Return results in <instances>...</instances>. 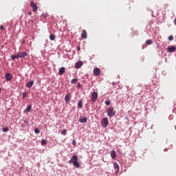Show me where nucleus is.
Wrapping results in <instances>:
<instances>
[{
  "label": "nucleus",
  "instance_id": "obj_2",
  "mask_svg": "<svg viewBox=\"0 0 176 176\" xmlns=\"http://www.w3.org/2000/svg\"><path fill=\"white\" fill-rule=\"evenodd\" d=\"M116 114V111H115L113 107H109L108 108V109H107L108 116H109L110 118H112V117L115 116Z\"/></svg>",
  "mask_w": 176,
  "mask_h": 176
},
{
  "label": "nucleus",
  "instance_id": "obj_35",
  "mask_svg": "<svg viewBox=\"0 0 176 176\" xmlns=\"http://www.w3.org/2000/svg\"><path fill=\"white\" fill-rule=\"evenodd\" d=\"M175 24L176 25V18L175 19V21H174Z\"/></svg>",
  "mask_w": 176,
  "mask_h": 176
},
{
  "label": "nucleus",
  "instance_id": "obj_36",
  "mask_svg": "<svg viewBox=\"0 0 176 176\" xmlns=\"http://www.w3.org/2000/svg\"><path fill=\"white\" fill-rule=\"evenodd\" d=\"M112 85H115V82H113Z\"/></svg>",
  "mask_w": 176,
  "mask_h": 176
},
{
  "label": "nucleus",
  "instance_id": "obj_32",
  "mask_svg": "<svg viewBox=\"0 0 176 176\" xmlns=\"http://www.w3.org/2000/svg\"><path fill=\"white\" fill-rule=\"evenodd\" d=\"M0 30H5V28H3V25H1V26H0Z\"/></svg>",
  "mask_w": 176,
  "mask_h": 176
},
{
  "label": "nucleus",
  "instance_id": "obj_7",
  "mask_svg": "<svg viewBox=\"0 0 176 176\" xmlns=\"http://www.w3.org/2000/svg\"><path fill=\"white\" fill-rule=\"evenodd\" d=\"M93 72H94V75L95 76H98L100 75V74H101V69H100L98 67H96L94 69Z\"/></svg>",
  "mask_w": 176,
  "mask_h": 176
},
{
  "label": "nucleus",
  "instance_id": "obj_24",
  "mask_svg": "<svg viewBox=\"0 0 176 176\" xmlns=\"http://www.w3.org/2000/svg\"><path fill=\"white\" fill-rule=\"evenodd\" d=\"M153 42L152 40H147L146 41V45H152Z\"/></svg>",
  "mask_w": 176,
  "mask_h": 176
},
{
  "label": "nucleus",
  "instance_id": "obj_18",
  "mask_svg": "<svg viewBox=\"0 0 176 176\" xmlns=\"http://www.w3.org/2000/svg\"><path fill=\"white\" fill-rule=\"evenodd\" d=\"M83 107V102L82 100H80L78 103V107L81 109Z\"/></svg>",
  "mask_w": 176,
  "mask_h": 176
},
{
  "label": "nucleus",
  "instance_id": "obj_13",
  "mask_svg": "<svg viewBox=\"0 0 176 176\" xmlns=\"http://www.w3.org/2000/svg\"><path fill=\"white\" fill-rule=\"evenodd\" d=\"M34 86V80L30 81L26 84V87H28V89H31Z\"/></svg>",
  "mask_w": 176,
  "mask_h": 176
},
{
  "label": "nucleus",
  "instance_id": "obj_26",
  "mask_svg": "<svg viewBox=\"0 0 176 176\" xmlns=\"http://www.w3.org/2000/svg\"><path fill=\"white\" fill-rule=\"evenodd\" d=\"M3 133H8V131H9V128H8V127L3 128Z\"/></svg>",
  "mask_w": 176,
  "mask_h": 176
},
{
  "label": "nucleus",
  "instance_id": "obj_37",
  "mask_svg": "<svg viewBox=\"0 0 176 176\" xmlns=\"http://www.w3.org/2000/svg\"><path fill=\"white\" fill-rule=\"evenodd\" d=\"M1 88H0V93H1Z\"/></svg>",
  "mask_w": 176,
  "mask_h": 176
},
{
  "label": "nucleus",
  "instance_id": "obj_25",
  "mask_svg": "<svg viewBox=\"0 0 176 176\" xmlns=\"http://www.w3.org/2000/svg\"><path fill=\"white\" fill-rule=\"evenodd\" d=\"M62 135H67V130L64 129L61 131Z\"/></svg>",
  "mask_w": 176,
  "mask_h": 176
},
{
  "label": "nucleus",
  "instance_id": "obj_31",
  "mask_svg": "<svg viewBox=\"0 0 176 176\" xmlns=\"http://www.w3.org/2000/svg\"><path fill=\"white\" fill-rule=\"evenodd\" d=\"M72 144L74 145V146H75V145H76V141L73 140L72 141Z\"/></svg>",
  "mask_w": 176,
  "mask_h": 176
},
{
  "label": "nucleus",
  "instance_id": "obj_33",
  "mask_svg": "<svg viewBox=\"0 0 176 176\" xmlns=\"http://www.w3.org/2000/svg\"><path fill=\"white\" fill-rule=\"evenodd\" d=\"M28 14L29 16H31V15L32 14V12H28Z\"/></svg>",
  "mask_w": 176,
  "mask_h": 176
},
{
  "label": "nucleus",
  "instance_id": "obj_6",
  "mask_svg": "<svg viewBox=\"0 0 176 176\" xmlns=\"http://www.w3.org/2000/svg\"><path fill=\"white\" fill-rule=\"evenodd\" d=\"M5 78L8 82H10V80L13 79V75H12L10 73H6Z\"/></svg>",
  "mask_w": 176,
  "mask_h": 176
},
{
  "label": "nucleus",
  "instance_id": "obj_9",
  "mask_svg": "<svg viewBox=\"0 0 176 176\" xmlns=\"http://www.w3.org/2000/svg\"><path fill=\"white\" fill-rule=\"evenodd\" d=\"M81 38H82V39H87V32H86L85 30H82Z\"/></svg>",
  "mask_w": 176,
  "mask_h": 176
},
{
  "label": "nucleus",
  "instance_id": "obj_15",
  "mask_svg": "<svg viewBox=\"0 0 176 176\" xmlns=\"http://www.w3.org/2000/svg\"><path fill=\"white\" fill-rule=\"evenodd\" d=\"M64 72H65V67H60L58 72L59 75H64Z\"/></svg>",
  "mask_w": 176,
  "mask_h": 176
},
{
  "label": "nucleus",
  "instance_id": "obj_1",
  "mask_svg": "<svg viewBox=\"0 0 176 176\" xmlns=\"http://www.w3.org/2000/svg\"><path fill=\"white\" fill-rule=\"evenodd\" d=\"M69 164L72 163L74 167H76L77 168H79V167H80V164L78 162V156L76 155H73L71 160L69 161Z\"/></svg>",
  "mask_w": 176,
  "mask_h": 176
},
{
  "label": "nucleus",
  "instance_id": "obj_16",
  "mask_svg": "<svg viewBox=\"0 0 176 176\" xmlns=\"http://www.w3.org/2000/svg\"><path fill=\"white\" fill-rule=\"evenodd\" d=\"M69 100H71V96L69 94L66 95L65 98V100L66 102H69Z\"/></svg>",
  "mask_w": 176,
  "mask_h": 176
},
{
  "label": "nucleus",
  "instance_id": "obj_17",
  "mask_svg": "<svg viewBox=\"0 0 176 176\" xmlns=\"http://www.w3.org/2000/svg\"><path fill=\"white\" fill-rule=\"evenodd\" d=\"M79 122L80 123H86V122H87V118H80Z\"/></svg>",
  "mask_w": 176,
  "mask_h": 176
},
{
  "label": "nucleus",
  "instance_id": "obj_4",
  "mask_svg": "<svg viewBox=\"0 0 176 176\" xmlns=\"http://www.w3.org/2000/svg\"><path fill=\"white\" fill-rule=\"evenodd\" d=\"M109 121H108V118H103L102 120V122H101V124L102 126L105 128V127H107L108 124H109Z\"/></svg>",
  "mask_w": 176,
  "mask_h": 176
},
{
  "label": "nucleus",
  "instance_id": "obj_14",
  "mask_svg": "<svg viewBox=\"0 0 176 176\" xmlns=\"http://www.w3.org/2000/svg\"><path fill=\"white\" fill-rule=\"evenodd\" d=\"M111 157L113 160L116 158V151H115V150L111 151Z\"/></svg>",
  "mask_w": 176,
  "mask_h": 176
},
{
  "label": "nucleus",
  "instance_id": "obj_34",
  "mask_svg": "<svg viewBox=\"0 0 176 176\" xmlns=\"http://www.w3.org/2000/svg\"><path fill=\"white\" fill-rule=\"evenodd\" d=\"M79 50H80V47H77V51L79 52Z\"/></svg>",
  "mask_w": 176,
  "mask_h": 176
},
{
  "label": "nucleus",
  "instance_id": "obj_10",
  "mask_svg": "<svg viewBox=\"0 0 176 176\" xmlns=\"http://www.w3.org/2000/svg\"><path fill=\"white\" fill-rule=\"evenodd\" d=\"M82 65H83V62L82 60H79L75 64V68H76V69H78V68H80Z\"/></svg>",
  "mask_w": 176,
  "mask_h": 176
},
{
  "label": "nucleus",
  "instance_id": "obj_23",
  "mask_svg": "<svg viewBox=\"0 0 176 176\" xmlns=\"http://www.w3.org/2000/svg\"><path fill=\"white\" fill-rule=\"evenodd\" d=\"M76 82H78V79L74 78L73 80H72L71 83L72 85H74L75 83H76Z\"/></svg>",
  "mask_w": 176,
  "mask_h": 176
},
{
  "label": "nucleus",
  "instance_id": "obj_3",
  "mask_svg": "<svg viewBox=\"0 0 176 176\" xmlns=\"http://www.w3.org/2000/svg\"><path fill=\"white\" fill-rule=\"evenodd\" d=\"M97 98H98V93L94 91L91 96V100L92 102H96V101H97Z\"/></svg>",
  "mask_w": 176,
  "mask_h": 176
},
{
  "label": "nucleus",
  "instance_id": "obj_22",
  "mask_svg": "<svg viewBox=\"0 0 176 176\" xmlns=\"http://www.w3.org/2000/svg\"><path fill=\"white\" fill-rule=\"evenodd\" d=\"M12 60H16V58H19V55H12L11 56Z\"/></svg>",
  "mask_w": 176,
  "mask_h": 176
},
{
  "label": "nucleus",
  "instance_id": "obj_11",
  "mask_svg": "<svg viewBox=\"0 0 176 176\" xmlns=\"http://www.w3.org/2000/svg\"><path fill=\"white\" fill-rule=\"evenodd\" d=\"M28 56V54H27V52H19V53H18L19 58H22V57H27Z\"/></svg>",
  "mask_w": 176,
  "mask_h": 176
},
{
  "label": "nucleus",
  "instance_id": "obj_21",
  "mask_svg": "<svg viewBox=\"0 0 176 176\" xmlns=\"http://www.w3.org/2000/svg\"><path fill=\"white\" fill-rule=\"evenodd\" d=\"M47 141H46L45 140H41V145H47Z\"/></svg>",
  "mask_w": 176,
  "mask_h": 176
},
{
  "label": "nucleus",
  "instance_id": "obj_28",
  "mask_svg": "<svg viewBox=\"0 0 176 176\" xmlns=\"http://www.w3.org/2000/svg\"><path fill=\"white\" fill-rule=\"evenodd\" d=\"M107 105H111V100H107L104 102Z\"/></svg>",
  "mask_w": 176,
  "mask_h": 176
},
{
  "label": "nucleus",
  "instance_id": "obj_29",
  "mask_svg": "<svg viewBox=\"0 0 176 176\" xmlns=\"http://www.w3.org/2000/svg\"><path fill=\"white\" fill-rule=\"evenodd\" d=\"M174 39V37L173 36H168V41H173Z\"/></svg>",
  "mask_w": 176,
  "mask_h": 176
},
{
  "label": "nucleus",
  "instance_id": "obj_8",
  "mask_svg": "<svg viewBox=\"0 0 176 176\" xmlns=\"http://www.w3.org/2000/svg\"><path fill=\"white\" fill-rule=\"evenodd\" d=\"M113 168L116 171V174H118V173H119V170H120V168L119 164H118V162H114L113 163Z\"/></svg>",
  "mask_w": 176,
  "mask_h": 176
},
{
  "label": "nucleus",
  "instance_id": "obj_19",
  "mask_svg": "<svg viewBox=\"0 0 176 176\" xmlns=\"http://www.w3.org/2000/svg\"><path fill=\"white\" fill-rule=\"evenodd\" d=\"M31 109H32V106L29 105L27 108L26 110L25 111V112H30Z\"/></svg>",
  "mask_w": 176,
  "mask_h": 176
},
{
  "label": "nucleus",
  "instance_id": "obj_30",
  "mask_svg": "<svg viewBox=\"0 0 176 176\" xmlns=\"http://www.w3.org/2000/svg\"><path fill=\"white\" fill-rule=\"evenodd\" d=\"M27 97V92H23V98H25Z\"/></svg>",
  "mask_w": 176,
  "mask_h": 176
},
{
  "label": "nucleus",
  "instance_id": "obj_5",
  "mask_svg": "<svg viewBox=\"0 0 176 176\" xmlns=\"http://www.w3.org/2000/svg\"><path fill=\"white\" fill-rule=\"evenodd\" d=\"M31 8H32L33 12H36L38 10V6H36V3L34 1L30 2Z\"/></svg>",
  "mask_w": 176,
  "mask_h": 176
},
{
  "label": "nucleus",
  "instance_id": "obj_27",
  "mask_svg": "<svg viewBox=\"0 0 176 176\" xmlns=\"http://www.w3.org/2000/svg\"><path fill=\"white\" fill-rule=\"evenodd\" d=\"M34 133H35L36 134H39V133H41V131H39V129H38V128H36V129H34Z\"/></svg>",
  "mask_w": 176,
  "mask_h": 176
},
{
  "label": "nucleus",
  "instance_id": "obj_12",
  "mask_svg": "<svg viewBox=\"0 0 176 176\" xmlns=\"http://www.w3.org/2000/svg\"><path fill=\"white\" fill-rule=\"evenodd\" d=\"M167 50L169 53H173V52H175L176 47L174 46H170L167 48Z\"/></svg>",
  "mask_w": 176,
  "mask_h": 176
},
{
  "label": "nucleus",
  "instance_id": "obj_20",
  "mask_svg": "<svg viewBox=\"0 0 176 176\" xmlns=\"http://www.w3.org/2000/svg\"><path fill=\"white\" fill-rule=\"evenodd\" d=\"M50 41H54L56 39V36L54 34H51L50 36Z\"/></svg>",
  "mask_w": 176,
  "mask_h": 176
}]
</instances>
